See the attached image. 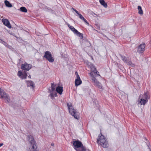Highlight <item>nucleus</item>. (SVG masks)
Listing matches in <instances>:
<instances>
[{
  "label": "nucleus",
  "mask_w": 151,
  "mask_h": 151,
  "mask_svg": "<svg viewBox=\"0 0 151 151\" xmlns=\"http://www.w3.org/2000/svg\"><path fill=\"white\" fill-rule=\"evenodd\" d=\"M145 139L146 140H147V139L146 138H145Z\"/></svg>",
  "instance_id": "7c9ffc66"
},
{
  "label": "nucleus",
  "mask_w": 151,
  "mask_h": 151,
  "mask_svg": "<svg viewBox=\"0 0 151 151\" xmlns=\"http://www.w3.org/2000/svg\"><path fill=\"white\" fill-rule=\"evenodd\" d=\"M145 44L144 43L139 45L137 47V52L139 53H142L145 50Z\"/></svg>",
  "instance_id": "6e6552de"
},
{
  "label": "nucleus",
  "mask_w": 151,
  "mask_h": 151,
  "mask_svg": "<svg viewBox=\"0 0 151 151\" xmlns=\"http://www.w3.org/2000/svg\"><path fill=\"white\" fill-rule=\"evenodd\" d=\"M72 9L78 15L79 18L82 20H83L86 24L88 25L89 24L88 22L86 19L83 17L81 14H80L75 9L73 8Z\"/></svg>",
  "instance_id": "9d476101"
},
{
  "label": "nucleus",
  "mask_w": 151,
  "mask_h": 151,
  "mask_svg": "<svg viewBox=\"0 0 151 151\" xmlns=\"http://www.w3.org/2000/svg\"><path fill=\"white\" fill-rule=\"evenodd\" d=\"M3 143H0V147L2 146H3Z\"/></svg>",
  "instance_id": "c85d7f7f"
},
{
  "label": "nucleus",
  "mask_w": 151,
  "mask_h": 151,
  "mask_svg": "<svg viewBox=\"0 0 151 151\" xmlns=\"http://www.w3.org/2000/svg\"><path fill=\"white\" fill-rule=\"evenodd\" d=\"M28 77H29V78H31V76H30V75H29V76H28Z\"/></svg>",
  "instance_id": "c756f323"
},
{
  "label": "nucleus",
  "mask_w": 151,
  "mask_h": 151,
  "mask_svg": "<svg viewBox=\"0 0 151 151\" xmlns=\"http://www.w3.org/2000/svg\"><path fill=\"white\" fill-rule=\"evenodd\" d=\"M122 59L123 60L124 63H126L127 65H131L132 66H133L134 65L132 64L131 62L129 60L127 59L126 57L124 56L121 55Z\"/></svg>",
  "instance_id": "9b49d317"
},
{
  "label": "nucleus",
  "mask_w": 151,
  "mask_h": 151,
  "mask_svg": "<svg viewBox=\"0 0 151 151\" xmlns=\"http://www.w3.org/2000/svg\"><path fill=\"white\" fill-rule=\"evenodd\" d=\"M92 73H91V78L92 82L94 83V85L96 86L97 87L100 89L102 88V85L101 83L99 82L96 78L95 76H93Z\"/></svg>",
  "instance_id": "39448f33"
},
{
  "label": "nucleus",
  "mask_w": 151,
  "mask_h": 151,
  "mask_svg": "<svg viewBox=\"0 0 151 151\" xmlns=\"http://www.w3.org/2000/svg\"><path fill=\"white\" fill-rule=\"evenodd\" d=\"M55 86H56L55 85L54 83H51V90H49V92L50 93L49 96H50L52 99L54 96H57V93L55 91Z\"/></svg>",
  "instance_id": "20e7f679"
},
{
  "label": "nucleus",
  "mask_w": 151,
  "mask_h": 151,
  "mask_svg": "<svg viewBox=\"0 0 151 151\" xmlns=\"http://www.w3.org/2000/svg\"><path fill=\"white\" fill-rule=\"evenodd\" d=\"M138 11V14L141 15L143 14V11L142 9V7L140 6H138L137 7Z\"/></svg>",
  "instance_id": "5701e85b"
},
{
  "label": "nucleus",
  "mask_w": 151,
  "mask_h": 151,
  "mask_svg": "<svg viewBox=\"0 0 151 151\" xmlns=\"http://www.w3.org/2000/svg\"><path fill=\"white\" fill-rule=\"evenodd\" d=\"M99 2L101 4L103 5L105 8H106L107 7V4L105 2L104 0H99Z\"/></svg>",
  "instance_id": "b1692460"
},
{
  "label": "nucleus",
  "mask_w": 151,
  "mask_h": 151,
  "mask_svg": "<svg viewBox=\"0 0 151 151\" xmlns=\"http://www.w3.org/2000/svg\"><path fill=\"white\" fill-rule=\"evenodd\" d=\"M20 10L21 11L24 12H27V9L24 7H21L20 9Z\"/></svg>",
  "instance_id": "bb28decb"
},
{
  "label": "nucleus",
  "mask_w": 151,
  "mask_h": 151,
  "mask_svg": "<svg viewBox=\"0 0 151 151\" xmlns=\"http://www.w3.org/2000/svg\"><path fill=\"white\" fill-rule=\"evenodd\" d=\"M88 66L90 68L91 71L93 70H96V68L93 65V64L90 62H88L87 64Z\"/></svg>",
  "instance_id": "a211bd4d"
},
{
  "label": "nucleus",
  "mask_w": 151,
  "mask_h": 151,
  "mask_svg": "<svg viewBox=\"0 0 151 151\" xmlns=\"http://www.w3.org/2000/svg\"><path fill=\"white\" fill-rule=\"evenodd\" d=\"M4 3L7 7H11L12 6V5L7 0L5 1Z\"/></svg>",
  "instance_id": "a878e982"
},
{
  "label": "nucleus",
  "mask_w": 151,
  "mask_h": 151,
  "mask_svg": "<svg viewBox=\"0 0 151 151\" xmlns=\"http://www.w3.org/2000/svg\"><path fill=\"white\" fill-rule=\"evenodd\" d=\"M52 145H53V144H51Z\"/></svg>",
  "instance_id": "473e14b6"
},
{
  "label": "nucleus",
  "mask_w": 151,
  "mask_h": 151,
  "mask_svg": "<svg viewBox=\"0 0 151 151\" xmlns=\"http://www.w3.org/2000/svg\"><path fill=\"white\" fill-rule=\"evenodd\" d=\"M0 43H1L4 45L6 47L10 49H11V46L8 45L6 42L3 40L1 38H0Z\"/></svg>",
  "instance_id": "6ab92c4d"
},
{
  "label": "nucleus",
  "mask_w": 151,
  "mask_h": 151,
  "mask_svg": "<svg viewBox=\"0 0 151 151\" xmlns=\"http://www.w3.org/2000/svg\"><path fill=\"white\" fill-rule=\"evenodd\" d=\"M63 91V88L62 87L58 86L56 88V91L60 94H62Z\"/></svg>",
  "instance_id": "aec40b11"
},
{
  "label": "nucleus",
  "mask_w": 151,
  "mask_h": 151,
  "mask_svg": "<svg viewBox=\"0 0 151 151\" xmlns=\"http://www.w3.org/2000/svg\"><path fill=\"white\" fill-rule=\"evenodd\" d=\"M69 111L71 115L73 116L74 117L77 119H78L79 118V113L77 112L76 110L74 109L71 103L67 104Z\"/></svg>",
  "instance_id": "f03ea898"
},
{
  "label": "nucleus",
  "mask_w": 151,
  "mask_h": 151,
  "mask_svg": "<svg viewBox=\"0 0 151 151\" xmlns=\"http://www.w3.org/2000/svg\"><path fill=\"white\" fill-rule=\"evenodd\" d=\"M29 137V139L31 140L30 141L31 146L28 150V151H37L36 150L37 148L36 145L33 137L31 136H30Z\"/></svg>",
  "instance_id": "7ed1b4c3"
},
{
  "label": "nucleus",
  "mask_w": 151,
  "mask_h": 151,
  "mask_svg": "<svg viewBox=\"0 0 151 151\" xmlns=\"http://www.w3.org/2000/svg\"><path fill=\"white\" fill-rule=\"evenodd\" d=\"M26 82L28 87H31L33 88L34 87V84L32 81H26Z\"/></svg>",
  "instance_id": "dca6fc26"
},
{
  "label": "nucleus",
  "mask_w": 151,
  "mask_h": 151,
  "mask_svg": "<svg viewBox=\"0 0 151 151\" xmlns=\"http://www.w3.org/2000/svg\"><path fill=\"white\" fill-rule=\"evenodd\" d=\"M82 81L81 80L80 77H79V78H77L75 79V84L76 86H78L80 85L82 83Z\"/></svg>",
  "instance_id": "2eb2a0df"
},
{
  "label": "nucleus",
  "mask_w": 151,
  "mask_h": 151,
  "mask_svg": "<svg viewBox=\"0 0 151 151\" xmlns=\"http://www.w3.org/2000/svg\"><path fill=\"white\" fill-rule=\"evenodd\" d=\"M2 21L3 24L7 27L9 28H11V25L7 19H2Z\"/></svg>",
  "instance_id": "ddd939ff"
},
{
  "label": "nucleus",
  "mask_w": 151,
  "mask_h": 151,
  "mask_svg": "<svg viewBox=\"0 0 151 151\" xmlns=\"http://www.w3.org/2000/svg\"><path fill=\"white\" fill-rule=\"evenodd\" d=\"M148 102V100H145V99L141 98L139 101V104L141 105H145Z\"/></svg>",
  "instance_id": "412c9836"
},
{
  "label": "nucleus",
  "mask_w": 151,
  "mask_h": 151,
  "mask_svg": "<svg viewBox=\"0 0 151 151\" xmlns=\"http://www.w3.org/2000/svg\"><path fill=\"white\" fill-rule=\"evenodd\" d=\"M68 26L73 33L78 37L80 38H83V34L82 33L78 31L73 26L70 25L69 24H68Z\"/></svg>",
  "instance_id": "423d86ee"
},
{
  "label": "nucleus",
  "mask_w": 151,
  "mask_h": 151,
  "mask_svg": "<svg viewBox=\"0 0 151 151\" xmlns=\"http://www.w3.org/2000/svg\"><path fill=\"white\" fill-rule=\"evenodd\" d=\"M18 76L19 77H20L22 79H26L27 78V73H25L24 74H23L20 71H19L18 73Z\"/></svg>",
  "instance_id": "4468645a"
},
{
  "label": "nucleus",
  "mask_w": 151,
  "mask_h": 151,
  "mask_svg": "<svg viewBox=\"0 0 151 151\" xmlns=\"http://www.w3.org/2000/svg\"><path fill=\"white\" fill-rule=\"evenodd\" d=\"M44 57L50 62L52 63L54 61V59L53 58L51 53L49 51H46Z\"/></svg>",
  "instance_id": "0eeeda50"
},
{
  "label": "nucleus",
  "mask_w": 151,
  "mask_h": 151,
  "mask_svg": "<svg viewBox=\"0 0 151 151\" xmlns=\"http://www.w3.org/2000/svg\"><path fill=\"white\" fill-rule=\"evenodd\" d=\"M52 145H53V144H51Z\"/></svg>",
  "instance_id": "72a5a7b5"
},
{
  "label": "nucleus",
  "mask_w": 151,
  "mask_h": 151,
  "mask_svg": "<svg viewBox=\"0 0 151 151\" xmlns=\"http://www.w3.org/2000/svg\"><path fill=\"white\" fill-rule=\"evenodd\" d=\"M75 74L76 75V78H79V77H80L79 75L78 74V73L77 72H75Z\"/></svg>",
  "instance_id": "cd10ccee"
},
{
  "label": "nucleus",
  "mask_w": 151,
  "mask_h": 151,
  "mask_svg": "<svg viewBox=\"0 0 151 151\" xmlns=\"http://www.w3.org/2000/svg\"><path fill=\"white\" fill-rule=\"evenodd\" d=\"M32 65L30 64H28L26 63L22 64L21 65V69L22 70H29L31 68Z\"/></svg>",
  "instance_id": "1a4fd4ad"
},
{
  "label": "nucleus",
  "mask_w": 151,
  "mask_h": 151,
  "mask_svg": "<svg viewBox=\"0 0 151 151\" xmlns=\"http://www.w3.org/2000/svg\"><path fill=\"white\" fill-rule=\"evenodd\" d=\"M73 145L75 148H78L83 146L82 142L79 140L74 141L73 142Z\"/></svg>",
  "instance_id": "f8f14e48"
},
{
  "label": "nucleus",
  "mask_w": 151,
  "mask_h": 151,
  "mask_svg": "<svg viewBox=\"0 0 151 151\" xmlns=\"http://www.w3.org/2000/svg\"><path fill=\"white\" fill-rule=\"evenodd\" d=\"M97 142L104 148H107L108 146V142L106 139L101 133L99 135Z\"/></svg>",
  "instance_id": "f257e3e1"
},
{
  "label": "nucleus",
  "mask_w": 151,
  "mask_h": 151,
  "mask_svg": "<svg viewBox=\"0 0 151 151\" xmlns=\"http://www.w3.org/2000/svg\"><path fill=\"white\" fill-rule=\"evenodd\" d=\"M92 73V74L93 75V76H95V77H96V76L97 75H98L99 76H100L99 72L97 71L96 68V70H94L92 71L90 73H89V74L90 75V76H91V73Z\"/></svg>",
  "instance_id": "f3484780"
},
{
  "label": "nucleus",
  "mask_w": 151,
  "mask_h": 151,
  "mask_svg": "<svg viewBox=\"0 0 151 151\" xmlns=\"http://www.w3.org/2000/svg\"><path fill=\"white\" fill-rule=\"evenodd\" d=\"M145 99V100H148L149 99L150 97L148 96L147 93V92H145L144 94L142 95V98Z\"/></svg>",
  "instance_id": "4be33fe9"
},
{
  "label": "nucleus",
  "mask_w": 151,
  "mask_h": 151,
  "mask_svg": "<svg viewBox=\"0 0 151 151\" xmlns=\"http://www.w3.org/2000/svg\"><path fill=\"white\" fill-rule=\"evenodd\" d=\"M76 151H86L85 148L83 146L81 147V148H74Z\"/></svg>",
  "instance_id": "393cba45"
},
{
  "label": "nucleus",
  "mask_w": 151,
  "mask_h": 151,
  "mask_svg": "<svg viewBox=\"0 0 151 151\" xmlns=\"http://www.w3.org/2000/svg\"><path fill=\"white\" fill-rule=\"evenodd\" d=\"M93 14H94V15H96V14L95 13H93Z\"/></svg>",
  "instance_id": "2f4dec72"
}]
</instances>
